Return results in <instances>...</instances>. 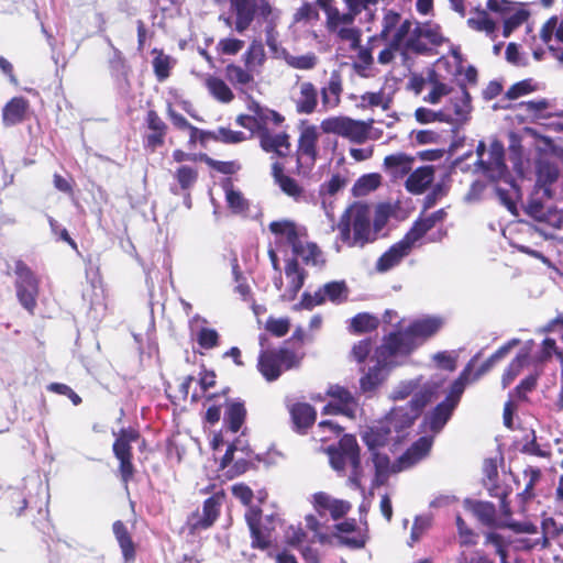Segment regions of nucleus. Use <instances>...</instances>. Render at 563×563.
<instances>
[{"label": "nucleus", "instance_id": "1", "mask_svg": "<svg viewBox=\"0 0 563 563\" xmlns=\"http://www.w3.org/2000/svg\"><path fill=\"white\" fill-rule=\"evenodd\" d=\"M247 109L249 114L241 113L236 117V124L249 130L258 140L263 152L272 153L278 158L287 157L291 152L290 134L286 129L275 132L284 125L286 118L255 100L247 104Z\"/></svg>", "mask_w": 563, "mask_h": 563}, {"label": "nucleus", "instance_id": "2", "mask_svg": "<svg viewBox=\"0 0 563 563\" xmlns=\"http://www.w3.org/2000/svg\"><path fill=\"white\" fill-rule=\"evenodd\" d=\"M229 9L234 16V30L242 34L250 29L255 19H262L265 25L266 45L276 48L277 20L276 11L269 0H229Z\"/></svg>", "mask_w": 563, "mask_h": 563}, {"label": "nucleus", "instance_id": "3", "mask_svg": "<svg viewBox=\"0 0 563 563\" xmlns=\"http://www.w3.org/2000/svg\"><path fill=\"white\" fill-rule=\"evenodd\" d=\"M338 239L347 247L363 249L377 240L372 229L371 209L363 203H355L346 209L336 224Z\"/></svg>", "mask_w": 563, "mask_h": 563}, {"label": "nucleus", "instance_id": "4", "mask_svg": "<svg viewBox=\"0 0 563 563\" xmlns=\"http://www.w3.org/2000/svg\"><path fill=\"white\" fill-rule=\"evenodd\" d=\"M258 340L262 349L257 356L256 368L266 382H276L285 372L300 367L303 360L302 353L287 345L267 347L265 334H261Z\"/></svg>", "mask_w": 563, "mask_h": 563}, {"label": "nucleus", "instance_id": "5", "mask_svg": "<svg viewBox=\"0 0 563 563\" xmlns=\"http://www.w3.org/2000/svg\"><path fill=\"white\" fill-rule=\"evenodd\" d=\"M434 390L426 386L418 390L405 405L394 407L385 417L387 426L395 434V444L405 441L416 420L421 416L423 409L432 401Z\"/></svg>", "mask_w": 563, "mask_h": 563}, {"label": "nucleus", "instance_id": "6", "mask_svg": "<svg viewBox=\"0 0 563 563\" xmlns=\"http://www.w3.org/2000/svg\"><path fill=\"white\" fill-rule=\"evenodd\" d=\"M410 27L411 21L409 19L401 20L399 12L394 10L385 11L379 34L369 38V43L378 41L387 43V46L378 54L377 60L379 64L387 65L393 62L395 52L401 49Z\"/></svg>", "mask_w": 563, "mask_h": 563}, {"label": "nucleus", "instance_id": "7", "mask_svg": "<svg viewBox=\"0 0 563 563\" xmlns=\"http://www.w3.org/2000/svg\"><path fill=\"white\" fill-rule=\"evenodd\" d=\"M14 288L19 303L31 314L37 308L41 280L32 268L23 261H14Z\"/></svg>", "mask_w": 563, "mask_h": 563}, {"label": "nucleus", "instance_id": "8", "mask_svg": "<svg viewBox=\"0 0 563 563\" xmlns=\"http://www.w3.org/2000/svg\"><path fill=\"white\" fill-rule=\"evenodd\" d=\"M299 135L296 146V173L311 170L319 157V128L302 120L298 126Z\"/></svg>", "mask_w": 563, "mask_h": 563}, {"label": "nucleus", "instance_id": "9", "mask_svg": "<svg viewBox=\"0 0 563 563\" xmlns=\"http://www.w3.org/2000/svg\"><path fill=\"white\" fill-rule=\"evenodd\" d=\"M320 129L325 134H335L355 144H363L369 137L371 123L346 115H333L323 119Z\"/></svg>", "mask_w": 563, "mask_h": 563}, {"label": "nucleus", "instance_id": "10", "mask_svg": "<svg viewBox=\"0 0 563 563\" xmlns=\"http://www.w3.org/2000/svg\"><path fill=\"white\" fill-rule=\"evenodd\" d=\"M139 438L140 432L135 428H122L112 445L113 454L119 461L120 478L125 485L133 479L135 474V467L132 463L133 453L131 444L137 441Z\"/></svg>", "mask_w": 563, "mask_h": 563}, {"label": "nucleus", "instance_id": "11", "mask_svg": "<svg viewBox=\"0 0 563 563\" xmlns=\"http://www.w3.org/2000/svg\"><path fill=\"white\" fill-rule=\"evenodd\" d=\"M417 349V344L411 341L407 330L390 332L385 335L383 342L376 347L374 358L380 364L393 363L395 356H407Z\"/></svg>", "mask_w": 563, "mask_h": 563}, {"label": "nucleus", "instance_id": "12", "mask_svg": "<svg viewBox=\"0 0 563 563\" xmlns=\"http://www.w3.org/2000/svg\"><path fill=\"white\" fill-rule=\"evenodd\" d=\"M144 133L142 143L145 151L155 153L165 145L168 125L154 109H150L144 118Z\"/></svg>", "mask_w": 563, "mask_h": 563}, {"label": "nucleus", "instance_id": "13", "mask_svg": "<svg viewBox=\"0 0 563 563\" xmlns=\"http://www.w3.org/2000/svg\"><path fill=\"white\" fill-rule=\"evenodd\" d=\"M330 464L335 471H344L346 464L352 468L360 466V446L354 435L345 434L339 441L338 448L329 449Z\"/></svg>", "mask_w": 563, "mask_h": 563}, {"label": "nucleus", "instance_id": "14", "mask_svg": "<svg viewBox=\"0 0 563 563\" xmlns=\"http://www.w3.org/2000/svg\"><path fill=\"white\" fill-rule=\"evenodd\" d=\"M478 166L493 180L510 177L505 163V148L500 141H493L489 146L488 159H478Z\"/></svg>", "mask_w": 563, "mask_h": 563}, {"label": "nucleus", "instance_id": "15", "mask_svg": "<svg viewBox=\"0 0 563 563\" xmlns=\"http://www.w3.org/2000/svg\"><path fill=\"white\" fill-rule=\"evenodd\" d=\"M245 521L250 529L252 549L268 550L272 547V531L262 525V509L251 507L245 512Z\"/></svg>", "mask_w": 563, "mask_h": 563}, {"label": "nucleus", "instance_id": "16", "mask_svg": "<svg viewBox=\"0 0 563 563\" xmlns=\"http://www.w3.org/2000/svg\"><path fill=\"white\" fill-rule=\"evenodd\" d=\"M220 515V498L216 495L203 501L202 514L194 512L188 518V528L191 533L210 528Z\"/></svg>", "mask_w": 563, "mask_h": 563}, {"label": "nucleus", "instance_id": "17", "mask_svg": "<svg viewBox=\"0 0 563 563\" xmlns=\"http://www.w3.org/2000/svg\"><path fill=\"white\" fill-rule=\"evenodd\" d=\"M344 91L342 73L338 69L331 71L329 79L320 89L321 106L324 111L340 107Z\"/></svg>", "mask_w": 563, "mask_h": 563}, {"label": "nucleus", "instance_id": "18", "mask_svg": "<svg viewBox=\"0 0 563 563\" xmlns=\"http://www.w3.org/2000/svg\"><path fill=\"white\" fill-rule=\"evenodd\" d=\"M432 446V438L420 437L393 464V472L398 473L410 468L428 455Z\"/></svg>", "mask_w": 563, "mask_h": 563}, {"label": "nucleus", "instance_id": "19", "mask_svg": "<svg viewBox=\"0 0 563 563\" xmlns=\"http://www.w3.org/2000/svg\"><path fill=\"white\" fill-rule=\"evenodd\" d=\"M432 446V438L420 437L393 464V472L398 473L410 468L428 455Z\"/></svg>", "mask_w": 563, "mask_h": 563}, {"label": "nucleus", "instance_id": "20", "mask_svg": "<svg viewBox=\"0 0 563 563\" xmlns=\"http://www.w3.org/2000/svg\"><path fill=\"white\" fill-rule=\"evenodd\" d=\"M432 446V438L420 437L393 464V472L398 473L410 468L428 455Z\"/></svg>", "mask_w": 563, "mask_h": 563}, {"label": "nucleus", "instance_id": "21", "mask_svg": "<svg viewBox=\"0 0 563 563\" xmlns=\"http://www.w3.org/2000/svg\"><path fill=\"white\" fill-rule=\"evenodd\" d=\"M30 101L22 96L11 98L1 110L2 124L5 128L14 126L23 123L30 118Z\"/></svg>", "mask_w": 563, "mask_h": 563}, {"label": "nucleus", "instance_id": "22", "mask_svg": "<svg viewBox=\"0 0 563 563\" xmlns=\"http://www.w3.org/2000/svg\"><path fill=\"white\" fill-rule=\"evenodd\" d=\"M224 77L234 89L242 93L252 90L256 85L254 70L245 64L239 65L233 62L229 63L224 67Z\"/></svg>", "mask_w": 563, "mask_h": 563}, {"label": "nucleus", "instance_id": "23", "mask_svg": "<svg viewBox=\"0 0 563 563\" xmlns=\"http://www.w3.org/2000/svg\"><path fill=\"white\" fill-rule=\"evenodd\" d=\"M415 157L404 152H398L385 156L383 170L393 181L408 177L412 170Z\"/></svg>", "mask_w": 563, "mask_h": 563}, {"label": "nucleus", "instance_id": "24", "mask_svg": "<svg viewBox=\"0 0 563 563\" xmlns=\"http://www.w3.org/2000/svg\"><path fill=\"white\" fill-rule=\"evenodd\" d=\"M292 430L306 434L317 420V410L308 402L297 401L288 407Z\"/></svg>", "mask_w": 563, "mask_h": 563}, {"label": "nucleus", "instance_id": "25", "mask_svg": "<svg viewBox=\"0 0 563 563\" xmlns=\"http://www.w3.org/2000/svg\"><path fill=\"white\" fill-rule=\"evenodd\" d=\"M285 275L288 279V287L280 298L284 301H292L303 287L308 274L305 268L300 267L298 260L295 257L286 262Z\"/></svg>", "mask_w": 563, "mask_h": 563}, {"label": "nucleus", "instance_id": "26", "mask_svg": "<svg viewBox=\"0 0 563 563\" xmlns=\"http://www.w3.org/2000/svg\"><path fill=\"white\" fill-rule=\"evenodd\" d=\"M442 327V320L435 317H429L423 319H418L411 322L407 328V332L417 344V347L426 342L428 339L433 336Z\"/></svg>", "mask_w": 563, "mask_h": 563}, {"label": "nucleus", "instance_id": "27", "mask_svg": "<svg viewBox=\"0 0 563 563\" xmlns=\"http://www.w3.org/2000/svg\"><path fill=\"white\" fill-rule=\"evenodd\" d=\"M284 165L276 161L272 164V177L280 190L295 201H300L305 197L303 187L292 177L284 172Z\"/></svg>", "mask_w": 563, "mask_h": 563}, {"label": "nucleus", "instance_id": "28", "mask_svg": "<svg viewBox=\"0 0 563 563\" xmlns=\"http://www.w3.org/2000/svg\"><path fill=\"white\" fill-rule=\"evenodd\" d=\"M362 440L369 451H377L386 446L389 442L395 443V434L385 419L369 427L362 435Z\"/></svg>", "mask_w": 563, "mask_h": 563}, {"label": "nucleus", "instance_id": "29", "mask_svg": "<svg viewBox=\"0 0 563 563\" xmlns=\"http://www.w3.org/2000/svg\"><path fill=\"white\" fill-rule=\"evenodd\" d=\"M317 87L311 81H302L298 85V92L294 97L296 112L299 114H312L318 108Z\"/></svg>", "mask_w": 563, "mask_h": 563}, {"label": "nucleus", "instance_id": "30", "mask_svg": "<svg viewBox=\"0 0 563 563\" xmlns=\"http://www.w3.org/2000/svg\"><path fill=\"white\" fill-rule=\"evenodd\" d=\"M247 416V410L245 407V402L242 399H228L225 401V410L223 422L225 428L232 432L236 433L241 430L243 424L245 423Z\"/></svg>", "mask_w": 563, "mask_h": 563}, {"label": "nucleus", "instance_id": "31", "mask_svg": "<svg viewBox=\"0 0 563 563\" xmlns=\"http://www.w3.org/2000/svg\"><path fill=\"white\" fill-rule=\"evenodd\" d=\"M411 250L401 240L394 243L386 252H384L375 264L378 273H386L398 266L402 260L410 254Z\"/></svg>", "mask_w": 563, "mask_h": 563}, {"label": "nucleus", "instance_id": "32", "mask_svg": "<svg viewBox=\"0 0 563 563\" xmlns=\"http://www.w3.org/2000/svg\"><path fill=\"white\" fill-rule=\"evenodd\" d=\"M335 529L342 533L336 536V539L341 545H345L350 549H362L365 547L366 538L364 534L357 531L355 519H349L340 522L335 525Z\"/></svg>", "mask_w": 563, "mask_h": 563}, {"label": "nucleus", "instance_id": "33", "mask_svg": "<svg viewBox=\"0 0 563 563\" xmlns=\"http://www.w3.org/2000/svg\"><path fill=\"white\" fill-rule=\"evenodd\" d=\"M434 179L433 166H421L411 170L405 181V187L408 192L413 195H421L431 185Z\"/></svg>", "mask_w": 563, "mask_h": 563}, {"label": "nucleus", "instance_id": "34", "mask_svg": "<svg viewBox=\"0 0 563 563\" xmlns=\"http://www.w3.org/2000/svg\"><path fill=\"white\" fill-rule=\"evenodd\" d=\"M478 358V354L474 355L465 365L459 377L452 383L449 394L444 398V401L449 402L453 407H457L461 397L464 393L465 386L470 383H474L471 378L473 366Z\"/></svg>", "mask_w": 563, "mask_h": 563}, {"label": "nucleus", "instance_id": "35", "mask_svg": "<svg viewBox=\"0 0 563 563\" xmlns=\"http://www.w3.org/2000/svg\"><path fill=\"white\" fill-rule=\"evenodd\" d=\"M455 407L442 400L428 415L424 416L423 424L432 433H439L451 419Z\"/></svg>", "mask_w": 563, "mask_h": 563}, {"label": "nucleus", "instance_id": "36", "mask_svg": "<svg viewBox=\"0 0 563 563\" xmlns=\"http://www.w3.org/2000/svg\"><path fill=\"white\" fill-rule=\"evenodd\" d=\"M112 531L121 549L124 562H134L136 559V544L134 543L125 523L121 520L114 521L112 525Z\"/></svg>", "mask_w": 563, "mask_h": 563}, {"label": "nucleus", "instance_id": "37", "mask_svg": "<svg viewBox=\"0 0 563 563\" xmlns=\"http://www.w3.org/2000/svg\"><path fill=\"white\" fill-rule=\"evenodd\" d=\"M269 231L277 238H285L292 252H299L300 234L297 224L291 220L272 221L268 224Z\"/></svg>", "mask_w": 563, "mask_h": 563}, {"label": "nucleus", "instance_id": "38", "mask_svg": "<svg viewBox=\"0 0 563 563\" xmlns=\"http://www.w3.org/2000/svg\"><path fill=\"white\" fill-rule=\"evenodd\" d=\"M222 188L225 192V201L228 208L234 214H244L250 209L249 200L243 196L240 190H236L231 179H225L222 183Z\"/></svg>", "mask_w": 563, "mask_h": 563}, {"label": "nucleus", "instance_id": "39", "mask_svg": "<svg viewBox=\"0 0 563 563\" xmlns=\"http://www.w3.org/2000/svg\"><path fill=\"white\" fill-rule=\"evenodd\" d=\"M519 340L514 339L499 349H497L485 362H483L476 369H472L471 378L473 382L478 380L483 375L488 373L499 361L505 358L510 352L511 347L517 345Z\"/></svg>", "mask_w": 563, "mask_h": 563}, {"label": "nucleus", "instance_id": "40", "mask_svg": "<svg viewBox=\"0 0 563 563\" xmlns=\"http://www.w3.org/2000/svg\"><path fill=\"white\" fill-rule=\"evenodd\" d=\"M205 86L209 93L221 103H230L235 96L224 79L209 75L205 80Z\"/></svg>", "mask_w": 563, "mask_h": 563}, {"label": "nucleus", "instance_id": "41", "mask_svg": "<svg viewBox=\"0 0 563 563\" xmlns=\"http://www.w3.org/2000/svg\"><path fill=\"white\" fill-rule=\"evenodd\" d=\"M466 506L483 525L493 527L496 523V508L493 503L467 500Z\"/></svg>", "mask_w": 563, "mask_h": 563}, {"label": "nucleus", "instance_id": "42", "mask_svg": "<svg viewBox=\"0 0 563 563\" xmlns=\"http://www.w3.org/2000/svg\"><path fill=\"white\" fill-rule=\"evenodd\" d=\"M327 395L346 410L347 417L354 416L357 401L347 388L340 385H331L327 390Z\"/></svg>", "mask_w": 563, "mask_h": 563}, {"label": "nucleus", "instance_id": "43", "mask_svg": "<svg viewBox=\"0 0 563 563\" xmlns=\"http://www.w3.org/2000/svg\"><path fill=\"white\" fill-rule=\"evenodd\" d=\"M372 452V461L375 468V475L373 479V486L379 487L387 483L393 466L390 467V460L387 454L379 453L377 451Z\"/></svg>", "mask_w": 563, "mask_h": 563}, {"label": "nucleus", "instance_id": "44", "mask_svg": "<svg viewBox=\"0 0 563 563\" xmlns=\"http://www.w3.org/2000/svg\"><path fill=\"white\" fill-rule=\"evenodd\" d=\"M151 54L154 56L152 60L154 75L159 82H163L170 76L172 57L165 54L162 48L156 47L152 49Z\"/></svg>", "mask_w": 563, "mask_h": 563}, {"label": "nucleus", "instance_id": "45", "mask_svg": "<svg viewBox=\"0 0 563 563\" xmlns=\"http://www.w3.org/2000/svg\"><path fill=\"white\" fill-rule=\"evenodd\" d=\"M454 112V122L464 123L468 120L472 106L471 95L464 85L461 86V96L451 99Z\"/></svg>", "mask_w": 563, "mask_h": 563}, {"label": "nucleus", "instance_id": "46", "mask_svg": "<svg viewBox=\"0 0 563 563\" xmlns=\"http://www.w3.org/2000/svg\"><path fill=\"white\" fill-rule=\"evenodd\" d=\"M538 184L544 189V194L551 196L550 187L560 175L556 164L550 162H541L538 166Z\"/></svg>", "mask_w": 563, "mask_h": 563}, {"label": "nucleus", "instance_id": "47", "mask_svg": "<svg viewBox=\"0 0 563 563\" xmlns=\"http://www.w3.org/2000/svg\"><path fill=\"white\" fill-rule=\"evenodd\" d=\"M266 54L261 41L254 40L250 43L247 49L242 55L243 64L254 70L255 67H262L265 63Z\"/></svg>", "mask_w": 563, "mask_h": 563}, {"label": "nucleus", "instance_id": "48", "mask_svg": "<svg viewBox=\"0 0 563 563\" xmlns=\"http://www.w3.org/2000/svg\"><path fill=\"white\" fill-rule=\"evenodd\" d=\"M321 288L325 295V300L334 305L343 303L349 298L350 290L345 280H333L324 284Z\"/></svg>", "mask_w": 563, "mask_h": 563}, {"label": "nucleus", "instance_id": "49", "mask_svg": "<svg viewBox=\"0 0 563 563\" xmlns=\"http://www.w3.org/2000/svg\"><path fill=\"white\" fill-rule=\"evenodd\" d=\"M379 325V320L367 312H360L351 319L350 331L354 334H362L375 331Z\"/></svg>", "mask_w": 563, "mask_h": 563}, {"label": "nucleus", "instance_id": "50", "mask_svg": "<svg viewBox=\"0 0 563 563\" xmlns=\"http://www.w3.org/2000/svg\"><path fill=\"white\" fill-rule=\"evenodd\" d=\"M488 479L490 482V485L487 487L488 494L492 497H496L500 500V508L505 515H510V506L509 503L507 501L509 492L507 488L500 486L497 483L498 472L496 467H493L492 471L488 473Z\"/></svg>", "mask_w": 563, "mask_h": 563}, {"label": "nucleus", "instance_id": "51", "mask_svg": "<svg viewBox=\"0 0 563 563\" xmlns=\"http://www.w3.org/2000/svg\"><path fill=\"white\" fill-rule=\"evenodd\" d=\"M386 366L388 364H380L376 361V365L368 368L360 379V388L363 393L373 391L382 384V372Z\"/></svg>", "mask_w": 563, "mask_h": 563}, {"label": "nucleus", "instance_id": "52", "mask_svg": "<svg viewBox=\"0 0 563 563\" xmlns=\"http://www.w3.org/2000/svg\"><path fill=\"white\" fill-rule=\"evenodd\" d=\"M198 169L188 165H180L174 173V179L181 191H190L198 181Z\"/></svg>", "mask_w": 563, "mask_h": 563}, {"label": "nucleus", "instance_id": "53", "mask_svg": "<svg viewBox=\"0 0 563 563\" xmlns=\"http://www.w3.org/2000/svg\"><path fill=\"white\" fill-rule=\"evenodd\" d=\"M528 362L527 353H519L516 357L508 364L501 375V387L505 389L518 377V375L523 369V366Z\"/></svg>", "mask_w": 563, "mask_h": 563}, {"label": "nucleus", "instance_id": "54", "mask_svg": "<svg viewBox=\"0 0 563 563\" xmlns=\"http://www.w3.org/2000/svg\"><path fill=\"white\" fill-rule=\"evenodd\" d=\"M299 252H292L296 256H301L307 265H323L325 260L322 258V251L314 242L302 243L300 241Z\"/></svg>", "mask_w": 563, "mask_h": 563}, {"label": "nucleus", "instance_id": "55", "mask_svg": "<svg viewBox=\"0 0 563 563\" xmlns=\"http://www.w3.org/2000/svg\"><path fill=\"white\" fill-rule=\"evenodd\" d=\"M199 159L207 164L211 169L222 175H234L242 168L238 161H218L207 154H200Z\"/></svg>", "mask_w": 563, "mask_h": 563}, {"label": "nucleus", "instance_id": "56", "mask_svg": "<svg viewBox=\"0 0 563 563\" xmlns=\"http://www.w3.org/2000/svg\"><path fill=\"white\" fill-rule=\"evenodd\" d=\"M519 106L533 119H549L552 117V113L548 111L551 106L550 101L545 98L525 101Z\"/></svg>", "mask_w": 563, "mask_h": 563}, {"label": "nucleus", "instance_id": "57", "mask_svg": "<svg viewBox=\"0 0 563 563\" xmlns=\"http://www.w3.org/2000/svg\"><path fill=\"white\" fill-rule=\"evenodd\" d=\"M523 475L525 477H528V483L518 496L520 497L521 501L526 504L536 497L534 486L540 482L542 473L538 467L528 466L523 471Z\"/></svg>", "mask_w": 563, "mask_h": 563}, {"label": "nucleus", "instance_id": "58", "mask_svg": "<svg viewBox=\"0 0 563 563\" xmlns=\"http://www.w3.org/2000/svg\"><path fill=\"white\" fill-rule=\"evenodd\" d=\"M467 24L475 31L486 32L487 34H492L496 31L495 21L488 15L485 10H476V16L470 18L467 20Z\"/></svg>", "mask_w": 563, "mask_h": 563}, {"label": "nucleus", "instance_id": "59", "mask_svg": "<svg viewBox=\"0 0 563 563\" xmlns=\"http://www.w3.org/2000/svg\"><path fill=\"white\" fill-rule=\"evenodd\" d=\"M421 26L418 25L413 30L411 26L407 37L405 38L401 49L418 54L426 53L428 51V46L424 42L421 41Z\"/></svg>", "mask_w": 563, "mask_h": 563}, {"label": "nucleus", "instance_id": "60", "mask_svg": "<svg viewBox=\"0 0 563 563\" xmlns=\"http://www.w3.org/2000/svg\"><path fill=\"white\" fill-rule=\"evenodd\" d=\"M539 374H530L526 376L514 389L509 396L520 401L528 400V394L537 388Z\"/></svg>", "mask_w": 563, "mask_h": 563}, {"label": "nucleus", "instance_id": "61", "mask_svg": "<svg viewBox=\"0 0 563 563\" xmlns=\"http://www.w3.org/2000/svg\"><path fill=\"white\" fill-rule=\"evenodd\" d=\"M356 15H358V13H354L350 10L345 13H341L339 9L335 8L327 15V26L330 31L335 32L341 29L340 25L353 24Z\"/></svg>", "mask_w": 563, "mask_h": 563}, {"label": "nucleus", "instance_id": "62", "mask_svg": "<svg viewBox=\"0 0 563 563\" xmlns=\"http://www.w3.org/2000/svg\"><path fill=\"white\" fill-rule=\"evenodd\" d=\"M286 64L295 69L310 70L318 64V57L314 53H308L300 56L287 54L285 55Z\"/></svg>", "mask_w": 563, "mask_h": 563}, {"label": "nucleus", "instance_id": "63", "mask_svg": "<svg viewBox=\"0 0 563 563\" xmlns=\"http://www.w3.org/2000/svg\"><path fill=\"white\" fill-rule=\"evenodd\" d=\"M211 140L224 144H239L247 140L242 131H233L229 128L220 126L211 135Z\"/></svg>", "mask_w": 563, "mask_h": 563}, {"label": "nucleus", "instance_id": "64", "mask_svg": "<svg viewBox=\"0 0 563 563\" xmlns=\"http://www.w3.org/2000/svg\"><path fill=\"white\" fill-rule=\"evenodd\" d=\"M530 16L526 9H518L504 20L503 36L508 37L510 34L521 26Z\"/></svg>", "mask_w": 563, "mask_h": 563}]
</instances>
